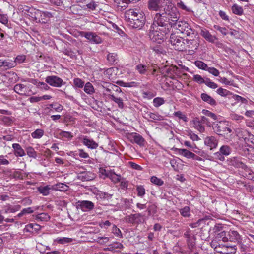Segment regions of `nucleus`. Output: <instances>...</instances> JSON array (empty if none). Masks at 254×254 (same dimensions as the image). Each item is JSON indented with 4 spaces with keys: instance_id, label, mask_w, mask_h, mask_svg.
Wrapping results in <instances>:
<instances>
[{
    "instance_id": "3",
    "label": "nucleus",
    "mask_w": 254,
    "mask_h": 254,
    "mask_svg": "<svg viewBox=\"0 0 254 254\" xmlns=\"http://www.w3.org/2000/svg\"><path fill=\"white\" fill-rule=\"evenodd\" d=\"M170 30V29L162 24L154 25L153 22L149 33V38L153 42L160 43L166 38V35L169 34Z\"/></svg>"
},
{
    "instance_id": "10",
    "label": "nucleus",
    "mask_w": 254,
    "mask_h": 254,
    "mask_svg": "<svg viewBox=\"0 0 254 254\" xmlns=\"http://www.w3.org/2000/svg\"><path fill=\"white\" fill-rule=\"evenodd\" d=\"M45 81L50 85L56 87H61L63 83L62 79L54 75L47 76L46 78Z\"/></svg>"
},
{
    "instance_id": "1",
    "label": "nucleus",
    "mask_w": 254,
    "mask_h": 254,
    "mask_svg": "<svg viewBox=\"0 0 254 254\" xmlns=\"http://www.w3.org/2000/svg\"><path fill=\"white\" fill-rule=\"evenodd\" d=\"M162 13L155 14L154 17V25L162 24L171 29L172 25L176 23L180 18V13L177 8L170 1L166 6Z\"/></svg>"
},
{
    "instance_id": "8",
    "label": "nucleus",
    "mask_w": 254,
    "mask_h": 254,
    "mask_svg": "<svg viewBox=\"0 0 254 254\" xmlns=\"http://www.w3.org/2000/svg\"><path fill=\"white\" fill-rule=\"evenodd\" d=\"M144 215L141 213H135L126 216L125 217V220L132 224H138L144 222Z\"/></svg>"
},
{
    "instance_id": "28",
    "label": "nucleus",
    "mask_w": 254,
    "mask_h": 254,
    "mask_svg": "<svg viewBox=\"0 0 254 254\" xmlns=\"http://www.w3.org/2000/svg\"><path fill=\"white\" fill-rule=\"evenodd\" d=\"M110 98L114 101L116 103L118 104V107L120 109H123L124 106L123 100L121 98L116 97L113 94L109 95Z\"/></svg>"
},
{
    "instance_id": "27",
    "label": "nucleus",
    "mask_w": 254,
    "mask_h": 254,
    "mask_svg": "<svg viewBox=\"0 0 254 254\" xmlns=\"http://www.w3.org/2000/svg\"><path fill=\"white\" fill-rule=\"evenodd\" d=\"M148 116L150 119V121L153 122L155 121H161L163 119V116L159 115L158 113L149 112L147 114Z\"/></svg>"
},
{
    "instance_id": "5",
    "label": "nucleus",
    "mask_w": 254,
    "mask_h": 254,
    "mask_svg": "<svg viewBox=\"0 0 254 254\" xmlns=\"http://www.w3.org/2000/svg\"><path fill=\"white\" fill-rule=\"evenodd\" d=\"M172 27L176 28L181 33L190 36L193 34V30L191 28L189 24L184 21H177L172 25Z\"/></svg>"
},
{
    "instance_id": "64",
    "label": "nucleus",
    "mask_w": 254,
    "mask_h": 254,
    "mask_svg": "<svg viewBox=\"0 0 254 254\" xmlns=\"http://www.w3.org/2000/svg\"><path fill=\"white\" fill-rule=\"evenodd\" d=\"M87 8L91 10H94L96 8L97 5L94 1H91L86 5Z\"/></svg>"
},
{
    "instance_id": "62",
    "label": "nucleus",
    "mask_w": 254,
    "mask_h": 254,
    "mask_svg": "<svg viewBox=\"0 0 254 254\" xmlns=\"http://www.w3.org/2000/svg\"><path fill=\"white\" fill-rule=\"evenodd\" d=\"M111 225V223L108 220L102 221L99 224L100 226L103 228H107L108 227L110 226Z\"/></svg>"
},
{
    "instance_id": "42",
    "label": "nucleus",
    "mask_w": 254,
    "mask_h": 254,
    "mask_svg": "<svg viewBox=\"0 0 254 254\" xmlns=\"http://www.w3.org/2000/svg\"><path fill=\"white\" fill-rule=\"evenodd\" d=\"M146 65H144L142 64H139L136 66V69L138 70V72L140 74H144L145 73L146 71Z\"/></svg>"
},
{
    "instance_id": "39",
    "label": "nucleus",
    "mask_w": 254,
    "mask_h": 254,
    "mask_svg": "<svg viewBox=\"0 0 254 254\" xmlns=\"http://www.w3.org/2000/svg\"><path fill=\"white\" fill-rule=\"evenodd\" d=\"M164 100L162 98L157 97L153 99V104L155 107H158L164 103Z\"/></svg>"
},
{
    "instance_id": "44",
    "label": "nucleus",
    "mask_w": 254,
    "mask_h": 254,
    "mask_svg": "<svg viewBox=\"0 0 254 254\" xmlns=\"http://www.w3.org/2000/svg\"><path fill=\"white\" fill-rule=\"evenodd\" d=\"M217 93L221 96H226L230 95V91L222 88H219L217 90Z\"/></svg>"
},
{
    "instance_id": "23",
    "label": "nucleus",
    "mask_w": 254,
    "mask_h": 254,
    "mask_svg": "<svg viewBox=\"0 0 254 254\" xmlns=\"http://www.w3.org/2000/svg\"><path fill=\"white\" fill-rule=\"evenodd\" d=\"M52 185H46L45 186H40L37 189L39 192L44 196L48 195L50 190H52Z\"/></svg>"
},
{
    "instance_id": "31",
    "label": "nucleus",
    "mask_w": 254,
    "mask_h": 254,
    "mask_svg": "<svg viewBox=\"0 0 254 254\" xmlns=\"http://www.w3.org/2000/svg\"><path fill=\"white\" fill-rule=\"evenodd\" d=\"M219 152L223 156H228L231 153V148L229 146L227 145H223L220 147L219 149Z\"/></svg>"
},
{
    "instance_id": "45",
    "label": "nucleus",
    "mask_w": 254,
    "mask_h": 254,
    "mask_svg": "<svg viewBox=\"0 0 254 254\" xmlns=\"http://www.w3.org/2000/svg\"><path fill=\"white\" fill-rule=\"evenodd\" d=\"M206 86L212 89H216L218 85L217 84L213 82H211L209 78H206L205 79V83Z\"/></svg>"
},
{
    "instance_id": "57",
    "label": "nucleus",
    "mask_w": 254,
    "mask_h": 254,
    "mask_svg": "<svg viewBox=\"0 0 254 254\" xmlns=\"http://www.w3.org/2000/svg\"><path fill=\"white\" fill-rule=\"evenodd\" d=\"M233 97L235 100L237 101H241L243 103H247L248 102V100L246 98H243L239 95H233Z\"/></svg>"
},
{
    "instance_id": "51",
    "label": "nucleus",
    "mask_w": 254,
    "mask_h": 254,
    "mask_svg": "<svg viewBox=\"0 0 254 254\" xmlns=\"http://www.w3.org/2000/svg\"><path fill=\"white\" fill-rule=\"evenodd\" d=\"M232 164L236 167L244 168L246 165L241 162L238 161L235 158L231 160Z\"/></svg>"
},
{
    "instance_id": "25",
    "label": "nucleus",
    "mask_w": 254,
    "mask_h": 254,
    "mask_svg": "<svg viewBox=\"0 0 254 254\" xmlns=\"http://www.w3.org/2000/svg\"><path fill=\"white\" fill-rule=\"evenodd\" d=\"M134 142L139 146H143L144 145L145 140L141 135L136 133L132 135Z\"/></svg>"
},
{
    "instance_id": "2",
    "label": "nucleus",
    "mask_w": 254,
    "mask_h": 254,
    "mask_svg": "<svg viewBox=\"0 0 254 254\" xmlns=\"http://www.w3.org/2000/svg\"><path fill=\"white\" fill-rule=\"evenodd\" d=\"M125 18L132 28L141 29L145 23L144 13L138 9H130L125 13Z\"/></svg>"
},
{
    "instance_id": "47",
    "label": "nucleus",
    "mask_w": 254,
    "mask_h": 254,
    "mask_svg": "<svg viewBox=\"0 0 254 254\" xmlns=\"http://www.w3.org/2000/svg\"><path fill=\"white\" fill-rule=\"evenodd\" d=\"M230 118L232 120L237 121H241L244 119L243 116L234 113H231L230 114Z\"/></svg>"
},
{
    "instance_id": "63",
    "label": "nucleus",
    "mask_w": 254,
    "mask_h": 254,
    "mask_svg": "<svg viewBox=\"0 0 254 254\" xmlns=\"http://www.w3.org/2000/svg\"><path fill=\"white\" fill-rule=\"evenodd\" d=\"M25 58L26 57L25 55H18L16 57L15 61L14 63H15V62H17L18 63H21L25 61Z\"/></svg>"
},
{
    "instance_id": "7",
    "label": "nucleus",
    "mask_w": 254,
    "mask_h": 254,
    "mask_svg": "<svg viewBox=\"0 0 254 254\" xmlns=\"http://www.w3.org/2000/svg\"><path fill=\"white\" fill-rule=\"evenodd\" d=\"M170 42L172 45L175 46V49L177 50L183 51L185 49V40L175 34L171 35Z\"/></svg>"
},
{
    "instance_id": "32",
    "label": "nucleus",
    "mask_w": 254,
    "mask_h": 254,
    "mask_svg": "<svg viewBox=\"0 0 254 254\" xmlns=\"http://www.w3.org/2000/svg\"><path fill=\"white\" fill-rule=\"evenodd\" d=\"M55 241L59 244H64L72 242L73 241V239L72 238L66 237L58 238L55 240Z\"/></svg>"
},
{
    "instance_id": "16",
    "label": "nucleus",
    "mask_w": 254,
    "mask_h": 254,
    "mask_svg": "<svg viewBox=\"0 0 254 254\" xmlns=\"http://www.w3.org/2000/svg\"><path fill=\"white\" fill-rule=\"evenodd\" d=\"M82 142L84 145L91 149H96L98 146V143L95 142L92 139L88 138L87 137H84L83 138Z\"/></svg>"
},
{
    "instance_id": "35",
    "label": "nucleus",
    "mask_w": 254,
    "mask_h": 254,
    "mask_svg": "<svg viewBox=\"0 0 254 254\" xmlns=\"http://www.w3.org/2000/svg\"><path fill=\"white\" fill-rule=\"evenodd\" d=\"M181 214L185 217H188L190 216V209L188 206H185L180 209Z\"/></svg>"
},
{
    "instance_id": "33",
    "label": "nucleus",
    "mask_w": 254,
    "mask_h": 254,
    "mask_svg": "<svg viewBox=\"0 0 254 254\" xmlns=\"http://www.w3.org/2000/svg\"><path fill=\"white\" fill-rule=\"evenodd\" d=\"M44 135V131L41 129H37L31 133L33 138H40Z\"/></svg>"
},
{
    "instance_id": "18",
    "label": "nucleus",
    "mask_w": 254,
    "mask_h": 254,
    "mask_svg": "<svg viewBox=\"0 0 254 254\" xmlns=\"http://www.w3.org/2000/svg\"><path fill=\"white\" fill-rule=\"evenodd\" d=\"M80 206L84 211L91 210L94 208V203L90 201H82L80 202Z\"/></svg>"
},
{
    "instance_id": "55",
    "label": "nucleus",
    "mask_w": 254,
    "mask_h": 254,
    "mask_svg": "<svg viewBox=\"0 0 254 254\" xmlns=\"http://www.w3.org/2000/svg\"><path fill=\"white\" fill-rule=\"evenodd\" d=\"M202 113L205 115L210 117L212 118V119H213L214 120H216V119H217L216 115L214 113H212L208 110L204 109L202 110Z\"/></svg>"
},
{
    "instance_id": "48",
    "label": "nucleus",
    "mask_w": 254,
    "mask_h": 254,
    "mask_svg": "<svg viewBox=\"0 0 254 254\" xmlns=\"http://www.w3.org/2000/svg\"><path fill=\"white\" fill-rule=\"evenodd\" d=\"M193 79L194 81L199 84L205 83V80L198 74L194 75L193 76Z\"/></svg>"
},
{
    "instance_id": "11",
    "label": "nucleus",
    "mask_w": 254,
    "mask_h": 254,
    "mask_svg": "<svg viewBox=\"0 0 254 254\" xmlns=\"http://www.w3.org/2000/svg\"><path fill=\"white\" fill-rule=\"evenodd\" d=\"M185 46L184 51L188 50L189 52H194L197 49L199 46V42L197 39L185 40Z\"/></svg>"
},
{
    "instance_id": "15",
    "label": "nucleus",
    "mask_w": 254,
    "mask_h": 254,
    "mask_svg": "<svg viewBox=\"0 0 254 254\" xmlns=\"http://www.w3.org/2000/svg\"><path fill=\"white\" fill-rule=\"evenodd\" d=\"M200 34L203 38L210 42L214 43L217 40V38L215 36L212 35L206 29H201Z\"/></svg>"
},
{
    "instance_id": "43",
    "label": "nucleus",
    "mask_w": 254,
    "mask_h": 254,
    "mask_svg": "<svg viewBox=\"0 0 254 254\" xmlns=\"http://www.w3.org/2000/svg\"><path fill=\"white\" fill-rule=\"evenodd\" d=\"M137 191V195L140 197H142L145 193V190L143 186H137L136 187Z\"/></svg>"
},
{
    "instance_id": "49",
    "label": "nucleus",
    "mask_w": 254,
    "mask_h": 254,
    "mask_svg": "<svg viewBox=\"0 0 254 254\" xmlns=\"http://www.w3.org/2000/svg\"><path fill=\"white\" fill-rule=\"evenodd\" d=\"M153 50L157 54H164L165 51L161 46H156L152 48Z\"/></svg>"
},
{
    "instance_id": "59",
    "label": "nucleus",
    "mask_w": 254,
    "mask_h": 254,
    "mask_svg": "<svg viewBox=\"0 0 254 254\" xmlns=\"http://www.w3.org/2000/svg\"><path fill=\"white\" fill-rule=\"evenodd\" d=\"M27 227L30 228H32L34 229L35 231H37L41 229V226L39 224L34 223V224H29L27 225Z\"/></svg>"
},
{
    "instance_id": "54",
    "label": "nucleus",
    "mask_w": 254,
    "mask_h": 254,
    "mask_svg": "<svg viewBox=\"0 0 254 254\" xmlns=\"http://www.w3.org/2000/svg\"><path fill=\"white\" fill-rule=\"evenodd\" d=\"M123 245L120 243H116L110 246V248H108L109 250H113L115 249H123Z\"/></svg>"
},
{
    "instance_id": "29",
    "label": "nucleus",
    "mask_w": 254,
    "mask_h": 254,
    "mask_svg": "<svg viewBox=\"0 0 254 254\" xmlns=\"http://www.w3.org/2000/svg\"><path fill=\"white\" fill-rule=\"evenodd\" d=\"M232 10L234 14L242 15L243 14V9L241 6L235 4L232 6Z\"/></svg>"
},
{
    "instance_id": "38",
    "label": "nucleus",
    "mask_w": 254,
    "mask_h": 254,
    "mask_svg": "<svg viewBox=\"0 0 254 254\" xmlns=\"http://www.w3.org/2000/svg\"><path fill=\"white\" fill-rule=\"evenodd\" d=\"M34 212V210L31 207H28L22 209V210L17 215V217H20L24 215L31 214Z\"/></svg>"
},
{
    "instance_id": "52",
    "label": "nucleus",
    "mask_w": 254,
    "mask_h": 254,
    "mask_svg": "<svg viewBox=\"0 0 254 254\" xmlns=\"http://www.w3.org/2000/svg\"><path fill=\"white\" fill-rule=\"evenodd\" d=\"M214 28L215 30L220 31L224 35L227 34V30L225 27H221L219 25H215Z\"/></svg>"
},
{
    "instance_id": "36",
    "label": "nucleus",
    "mask_w": 254,
    "mask_h": 254,
    "mask_svg": "<svg viewBox=\"0 0 254 254\" xmlns=\"http://www.w3.org/2000/svg\"><path fill=\"white\" fill-rule=\"evenodd\" d=\"M84 90L86 93L89 94H91L94 92L93 86L90 82H87L85 84Z\"/></svg>"
},
{
    "instance_id": "6",
    "label": "nucleus",
    "mask_w": 254,
    "mask_h": 254,
    "mask_svg": "<svg viewBox=\"0 0 254 254\" xmlns=\"http://www.w3.org/2000/svg\"><path fill=\"white\" fill-rule=\"evenodd\" d=\"M169 2L168 0H148V8L150 10L160 11L164 9Z\"/></svg>"
},
{
    "instance_id": "34",
    "label": "nucleus",
    "mask_w": 254,
    "mask_h": 254,
    "mask_svg": "<svg viewBox=\"0 0 254 254\" xmlns=\"http://www.w3.org/2000/svg\"><path fill=\"white\" fill-rule=\"evenodd\" d=\"M26 151L27 154L29 156V157L34 158H36L37 153L33 147L30 146L26 148Z\"/></svg>"
},
{
    "instance_id": "50",
    "label": "nucleus",
    "mask_w": 254,
    "mask_h": 254,
    "mask_svg": "<svg viewBox=\"0 0 254 254\" xmlns=\"http://www.w3.org/2000/svg\"><path fill=\"white\" fill-rule=\"evenodd\" d=\"M174 115L175 116L178 117L179 119H182L185 122H186L187 120V117L181 111L175 112H174Z\"/></svg>"
},
{
    "instance_id": "21",
    "label": "nucleus",
    "mask_w": 254,
    "mask_h": 254,
    "mask_svg": "<svg viewBox=\"0 0 254 254\" xmlns=\"http://www.w3.org/2000/svg\"><path fill=\"white\" fill-rule=\"evenodd\" d=\"M193 125L195 128L197 129L199 132H203L205 130V128L202 125V123L199 121V118H195L193 121Z\"/></svg>"
},
{
    "instance_id": "4",
    "label": "nucleus",
    "mask_w": 254,
    "mask_h": 254,
    "mask_svg": "<svg viewBox=\"0 0 254 254\" xmlns=\"http://www.w3.org/2000/svg\"><path fill=\"white\" fill-rule=\"evenodd\" d=\"M212 128L214 131L219 135L228 137L232 132L231 129L228 127L226 122L224 121L214 123Z\"/></svg>"
},
{
    "instance_id": "9",
    "label": "nucleus",
    "mask_w": 254,
    "mask_h": 254,
    "mask_svg": "<svg viewBox=\"0 0 254 254\" xmlns=\"http://www.w3.org/2000/svg\"><path fill=\"white\" fill-rule=\"evenodd\" d=\"M81 35L85 37L93 43L100 44L102 42V38L95 33L92 32H82Z\"/></svg>"
},
{
    "instance_id": "20",
    "label": "nucleus",
    "mask_w": 254,
    "mask_h": 254,
    "mask_svg": "<svg viewBox=\"0 0 254 254\" xmlns=\"http://www.w3.org/2000/svg\"><path fill=\"white\" fill-rule=\"evenodd\" d=\"M68 186L62 183H57L52 185V190L58 191H66L68 190Z\"/></svg>"
},
{
    "instance_id": "26",
    "label": "nucleus",
    "mask_w": 254,
    "mask_h": 254,
    "mask_svg": "<svg viewBox=\"0 0 254 254\" xmlns=\"http://www.w3.org/2000/svg\"><path fill=\"white\" fill-rule=\"evenodd\" d=\"M107 59L111 64H116L118 62L117 54L114 53H109L107 55Z\"/></svg>"
},
{
    "instance_id": "30",
    "label": "nucleus",
    "mask_w": 254,
    "mask_h": 254,
    "mask_svg": "<svg viewBox=\"0 0 254 254\" xmlns=\"http://www.w3.org/2000/svg\"><path fill=\"white\" fill-rule=\"evenodd\" d=\"M50 218L49 215L46 213H41L36 216V219L41 221H47Z\"/></svg>"
},
{
    "instance_id": "13",
    "label": "nucleus",
    "mask_w": 254,
    "mask_h": 254,
    "mask_svg": "<svg viewBox=\"0 0 254 254\" xmlns=\"http://www.w3.org/2000/svg\"><path fill=\"white\" fill-rule=\"evenodd\" d=\"M218 141L214 136H207L204 139V144L209 147L210 150L216 148Z\"/></svg>"
},
{
    "instance_id": "22",
    "label": "nucleus",
    "mask_w": 254,
    "mask_h": 254,
    "mask_svg": "<svg viewBox=\"0 0 254 254\" xmlns=\"http://www.w3.org/2000/svg\"><path fill=\"white\" fill-rule=\"evenodd\" d=\"M178 153L186 157L187 158H192L194 157V153L185 149H176Z\"/></svg>"
},
{
    "instance_id": "19",
    "label": "nucleus",
    "mask_w": 254,
    "mask_h": 254,
    "mask_svg": "<svg viewBox=\"0 0 254 254\" xmlns=\"http://www.w3.org/2000/svg\"><path fill=\"white\" fill-rule=\"evenodd\" d=\"M201 98L203 101L212 106H215L216 105V101L206 93H202L201 94Z\"/></svg>"
},
{
    "instance_id": "24",
    "label": "nucleus",
    "mask_w": 254,
    "mask_h": 254,
    "mask_svg": "<svg viewBox=\"0 0 254 254\" xmlns=\"http://www.w3.org/2000/svg\"><path fill=\"white\" fill-rule=\"evenodd\" d=\"M15 66L14 63L7 60H0V67H3L5 69H9Z\"/></svg>"
},
{
    "instance_id": "60",
    "label": "nucleus",
    "mask_w": 254,
    "mask_h": 254,
    "mask_svg": "<svg viewBox=\"0 0 254 254\" xmlns=\"http://www.w3.org/2000/svg\"><path fill=\"white\" fill-rule=\"evenodd\" d=\"M104 172L105 173V176L106 177L110 178L112 180H113L114 177H116L117 176L116 174L113 172L108 171L106 170H104Z\"/></svg>"
},
{
    "instance_id": "12",
    "label": "nucleus",
    "mask_w": 254,
    "mask_h": 254,
    "mask_svg": "<svg viewBox=\"0 0 254 254\" xmlns=\"http://www.w3.org/2000/svg\"><path fill=\"white\" fill-rule=\"evenodd\" d=\"M14 90L16 93L21 95H29L31 92L28 86L21 83L16 84L14 87Z\"/></svg>"
},
{
    "instance_id": "41",
    "label": "nucleus",
    "mask_w": 254,
    "mask_h": 254,
    "mask_svg": "<svg viewBox=\"0 0 254 254\" xmlns=\"http://www.w3.org/2000/svg\"><path fill=\"white\" fill-rule=\"evenodd\" d=\"M226 233L225 231H222L218 233L216 236V239L218 240H222L223 242H226L228 240V238L226 237Z\"/></svg>"
},
{
    "instance_id": "14",
    "label": "nucleus",
    "mask_w": 254,
    "mask_h": 254,
    "mask_svg": "<svg viewBox=\"0 0 254 254\" xmlns=\"http://www.w3.org/2000/svg\"><path fill=\"white\" fill-rule=\"evenodd\" d=\"M78 178L82 181H91L95 178V175L90 172H82L78 174Z\"/></svg>"
},
{
    "instance_id": "37",
    "label": "nucleus",
    "mask_w": 254,
    "mask_h": 254,
    "mask_svg": "<svg viewBox=\"0 0 254 254\" xmlns=\"http://www.w3.org/2000/svg\"><path fill=\"white\" fill-rule=\"evenodd\" d=\"M194 64L199 69L206 70L208 68L207 65L202 61H196Z\"/></svg>"
},
{
    "instance_id": "17",
    "label": "nucleus",
    "mask_w": 254,
    "mask_h": 254,
    "mask_svg": "<svg viewBox=\"0 0 254 254\" xmlns=\"http://www.w3.org/2000/svg\"><path fill=\"white\" fill-rule=\"evenodd\" d=\"M12 147L14 149V154L16 156L23 157L25 155L24 150L22 148L21 146L18 143H14L12 144Z\"/></svg>"
},
{
    "instance_id": "56",
    "label": "nucleus",
    "mask_w": 254,
    "mask_h": 254,
    "mask_svg": "<svg viewBox=\"0 0 254 254\" xmlns=\"http://www.w3.org/2000/svg\"><path fill=\"white\" fill-rule=\"evenodd\" d=\"M74 85L79 88H82L84 86V82L79 78H75L74 79Z\"/></svg>"
},
{
    "instance_id": "53",
    "label": "nucleus",
    "mask_w": 254,
    "mask_h": 254,
    "mask_svg": "<svg viewBox=\"0 0 254 254\" xmlns=\"http://www.w3.org/2000/svg\"><path fill=\"white\" fill-rule=\"evenodd\" d=\"M206 71H208L210 73L212 74L215 76H218L219 74L218 70L214 67H208L207 68Z\"/></svg>"
},
{
    "instance_id": "58",
    "label": "nucleus",
    "mask_w": 254,
    "mask_h": 254,
    "mask_svg": "<svg viewBox=\"0 0 254 254\" xmlns=\"http://www.w3.org/2000/svg\"><path fill=\"white\" fill-rule=\"evenodd\" d=\"M0 22L2 24L6 25L8 23V16L6 14H0Z\"/></svg>"
},
{
    "instance_id": "40",
    "label": "nucleus",
    "mask_w": 254,
    "mask_h": 254,
    "mask_svg": "<svg viewBox=\"0 0 254 254\" xmlns=\"http://www.w3.org/2000/svg\"><path fill=\"white\" fill-rule=\"evenodd\" d=\"M1 121L5 125H10L14 122L13 118L7 116H3Z\"/></svg>"
},
{
    "instance_id": "61",
    "label": "nucleus",
    "mask_w": 254,
    "mask_h": 254,
    "mask_svg": "<svg viewBox=\"0 0 254 254\" xmlns=\"http://www.w3.org/2000/svg\"><path fill=\"white\" fill-rule=\"evenodd\" d=\"M214 156L216 159L223 161L225 160L224 156L219 151L214 154Z\"/></svg>"
},
{
    "instance_id": "46",
    "label": "nucleus",
    "mask_w": 254,
    "mask_h": 254,
    "mask_svg": "<svg viewBox=\"0 0 254 254\" xmlns=\"http://www.w3.org/2000/svg\"><path fill=\"white\" fill-rule=\"evenodd\" d=\"M150 180L152 183L158 186H161L163 184V181L161 179H159L155 176L152 177Z\"/></svg>"
}]
</instances>
